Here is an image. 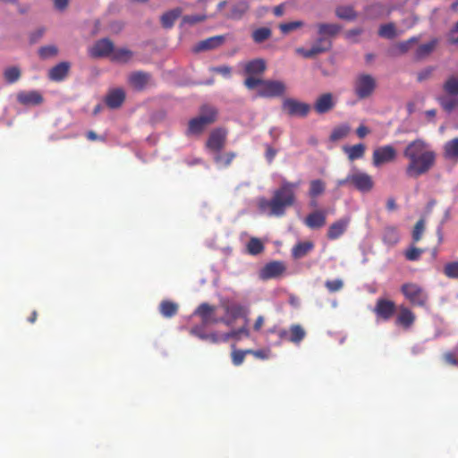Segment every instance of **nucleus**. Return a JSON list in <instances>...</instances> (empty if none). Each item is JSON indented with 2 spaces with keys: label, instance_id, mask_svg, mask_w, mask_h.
Segmentation results:
<instances>
[{
  "label": "nucleus",
  "instance_id": "1",
  "mask_svg": "<svg viewBox=\"0 0 458 458\" xmlns=\"http://www.w3.org/2000/svg\"><path fill=\"white\" fill-rule=\"evenodd\" d=\"M403 156L409 161L405 173L411 178H418L427 174L436 162V153L428 148V145L424 140L420 139L406 146Z\"/></svg>",
  "mask_w": 458,
  "mask_h": 458
},
{
  "label": "nucleus",
  "instance_id": "2",
  "mask_svg": "<svg viewBox=\"0 0 458 458\" xmlns=\"http://www.w3.org/2000/svg\"><path fill=\"white\" fill-rule=\"evenodd\" d=\"M300 182H283L281 186L274 191L271 199L261 198L258 200L260 212H267L269 216H281L285 209L295 203V190Z\"/></svg>",
  "mask_w": 458,
  "mask_h": 458
},
{
  "label": "nucleus",
  "instance_id": "3",
  "mask_svg": "<svg viewBox=\"0 0 458 458\" xmlns=\"http://www.w3.org/2000/svg\"><path fill=\"white\" fill-rule=\"evenodd\" d=\"M376 87V79L370 74H359L354 81V92L360 99L370 97Z\"/></svg>",
  "mask_w": 458,
  "mask_h": 458
},
{
  "label": "nucleus",
  "instance_id": "4",
  "mask_svg": "<svg viewBox=\"0 0 458 458\" xmlns=\"http://www.w3.org/2000/svg\"><path fill=\"white\" fill-rule=\"evenodd\" d=\"M282 110L289 116L305 117L310 111V106L295 98H285L282 103Z\"/></svg>",
  "mask_w": 458,
  "mask_h": 458
},
{
  "label": "nucleus",
  "instance_id": "5",
  "mask_svg": "<svg viewBox=\"0 0 458 458\" xmlns=\"http://www.w3.org/2000/svg\"><path fill=\"white\" fill-rule=\"evenodd\" d=\"M286 86L283 81L265 80L262 87L258 90V95L264 98L282 97L285 94Z\"/></svg>",
  "mask_w": 458,
  "mask_h": 458
},
{
  "label": "nucleus",
  "instance_id": "6",
  "mask_svg": "<svg viewBox=\"0 0 458 458\" xmlns=\"http://www.w3.org/2000/svg\"><path fill=\"white\" fill-rule=\"evenodd\" d=\"M227 131L217 127L212 130L206 142V147L214 153H219L225 147Z\"/></svg>",
  "mask_w": 458,
  "mask_h": 458
},
{
  "label": "nucleus",
  "instance_id": "7",
  "mask_svg": "<svg viewBox=\"0 0 458 458\" xmlns=\"http://www.w3.org/2000/svg\"><path fill=\"white\" fill-rule=\"evenodd\" d=\"M402 293L414 305L424 306L428 297L423 289L415 284H404Z\"/></svg>",
  "mask_w": 458,
  "mask_h": 458
},
{
  "label": "nucleus",
  "instance_id": "8",
  "mask_svg": "<svg viewBox=\"0 0 458 458\" xmlns=\"http://www.w3.org/2000/svg\"><path fill=\"white\" fill-rule=\"evenodd\" d=\"M396 158V150L392 146L377 148L373 152V165L380 167L384 164L393 162Z\"/></svg>",
  "mask_w": 458,
  "mask_h": 458
},
{
  "label": "nucleus",
  "instance_id": "9",
  "mask_svg": "<svg viewBox=\"0 0 458 458\" xmlns=\"http://www.w3.org/2000/svg\"><path fill=\"white\" fill-rule=\"evenodd\" d=\"M349 180H351V184L361 192H369L374 186L371 176L365 173L358 172L349 175Z\"/></svg>",
  "mask_w": 458,
  "mask_h": 458
},
{
  "label": "nucleus",
  "instance_id": "10",
  "mask_svg": "<svg viewBox=\"0 0 458 458\" xmlns=\"http://www.w3.org/2000/svg\"><path fill=\"white\" fill-rule=\"evenodd\" d=\"M285 271V266L280 261L267 263L259 272V277L263 280L278 277Z\"/></svg>",
  "mask_w": 458,
  "mask_h": 458
},
{
  "label": "nucleus",
  "instance_id": "11",
  "mask_svg": "<svg viewBox=\"0 0 458 458\" xmlns=\"http://www.w3.org/2000/svg\"><path fill=\"white\" fill-rule=\"evenodd\" d=\"M113 50V42L108 38H102L89 49V55L92 57H103L112 55Z\"/></svg>",
  "mask_w": 458,
  "mask_h": 458
},
{
  "label": "nucleus",
  "instance_id": "12",
  "mask_svg": "<svg viewBox=\"0 0 458 458\" xmlns=\"http://www.w3.org/2000/svg\"><path fill=\"white\" fill-rule=\"evenodd\" d=\"M17 100L24 106H38L43 102V97L37 90L21 91L17 94Z\"/></svg>",
  "mask_w": 458,
  "mask_h": 458
},
{
  "label": "nucleus",
  "instance_id": "13",
  "mask_svg": "<svg viewBox=\"0 0 458 458\" xmlns=\"http://www.w3.org/2000/svg\"><path fill=\"white\" fill-rule=\"evenodd\" d=\"M334 106L335 101L331 93L322 94L317 98L314 104V109L319 114L328 113Z\"/></svg>",
  "mask_w": 458,
  "mask_h": 458
},
{
  "label": "nucleus",
  "instance_id": "14",
  "mask_svg": "<svg viewBox=\"0 0 458 458\" xmlns=\"http://www.w3.org/2000/svg\"><path fill=\"white\" fill-rule=\"evenodd\" d=\"M394 310L395 305L394 301L379 299L377 302L374 311L379 318L383 319H388L394 315Z\"/></svg>",
  "mask_w": 458,
  "mask_h": 458
},
{
  "label": "nucleus",
  "instance_id": "15",
  "mask_svg": "<svg viewBox=\"0 0 458 458\" xmlns=\"http://www.w3.org/2000/svg\"><path fill=\"white\" fill-rule=\"evenodd\" d=\"M317 29L319 38L328 39L336 37L341 32L343 27L337 23L319 22L317 24Z\"/></svg>",
  "mask_w": 458,
  "mask_h": 458
},
{
  "label": "nucleus",
  "instance_id": "16",
  "mask_svg": "<svg viewBox=\"0 0 458 458\" xmlns=\"http://www.w3.org/2000/svg\"><path fill=\"white\" fill-rule=\"evenodd\" d=\"M125 100V92L122 89H114L110 90L106 96L105 102L111 109L120 107Z\"/></svg>",
  "mask_w": 458,
  "mask_h": 458
},
{
  "label": "nucleus",
  "instance_id": "17",
  "mask_svg": "<svg viewBox=\"0 0 458 458\" xmlns=\"http://www.w3.org/2000/svg\"><path fill=\"white\" fill-rule=\"evenodd\" d=\"M244 335L245 336H249V330L247 328V323L241 328L237 329V330H233L229 333H226V334H223L221 335H202V339L203 338H209L211 339L213 342H216V341H219V340H223V341H228L230 338H235V339H240L241 338V335Z\"/></svg>",
  "mask_w": 458,
  "mask_h": 458
},
{
  "label": "nucleus",
  "instance_id": "18",
  "mask_svg": "<svg viewBox=\"0 0 458 458\" xmlns=\"http://www.w3.org/2000/svg\"><path fill=\"white\" fill-rule=\"evenodd\" d=\"M305 224L311 229H318L326 224V212L322 210H316L310 213L305 218Z\"/></svg>",
  "mask_w": 458,
  "mask_h": 458
},
{
  "label": "nucleus",
  "instance_id": "19",
  "mask_svg": "<svg viewBox=\"0 0 458 458\" xmlns=\"http://www.w3.org/2000/svg\"><path fill=\"white\" fill-rule=\"evenodd\" d=\"M150 80V74L144 72H135L129 76L130 84L137 90H142Z\"/></svg>",
  "mask_w": 458,
  "mask_h": 458
},
{
  "label": "nucleus",
  "instance_id": "20",
  "mask_svg": "<svg viewBox=\"0 0 458 458\" xmlns=\"http://www.w3.org/2000/svg\"><path fill=\"white\" fill-rule=\"evenodd\" d=\"M70 64L67 62H62L51 68L48 72V78L54 81H63L68 74Z\"/></svg>",
  "mask_w": 458,
  "mask_h": 458
},
{
  "label": "nucleus",
  "instance_id": "21",
  "mask_svg": "<svg viewBox=\"0 0 458 458\" xmlns=\"http://www.w3.org/2000/svg\"><path fill=\"white\" fill-rule=\"evenodd\" d=\"M218 109L209 104L202 105V126L214 123L217 120Z\"/></svg>",
  "mask_w": 458,
  "mask_h": 458
},
{
  "label": "nucleus",
  "instance_id": "22",
  "mask_svg": "<svg viewBox=\"0 0 458 458\" xmlns=\"http://www.w3.org/2000/svg\"><path fill=\"white\" fill-rule=\"evenodd\" d=\"M158 310L164 318H170L177 314L179 306L174 301L164 300L160 302Z\"/></svg>",
  "mask_w": 458,
  "mask_h": 458
},
{
  "label": "nucleus",
  "instance_id": "23",
  "mask_svg": "<svg viewBox=\"0 0 458 458\" xmlns=\"http://www.w3.org/2000/svg\"><path fill=\"white\" fill-rule=\"evenodd\" d=\"M348 224V218H344L332 224L328 228L327 237L332 240L338 238L341 234L344 233Z\"/></svg>",
  "mask_w": 458,
  "mask_h": 458
},
{
  "label": "nucleus",
  "instance_id": "24",
  "mask_svg": "<svg viewBox=\"0 0 458 458\" xmlns=\"http://www.w3.org/2000/svg\"><path fill=\"white\" fill-rule=\"evenodd\" d=\"M226 41V36L219 35L210 37L207 39L202 40V51H210L216 49L223 46Z\"/></svg>",
  "mask_w": 458,
  "mask_h": 458
},
{
  "label": "nucleus",
  "instance_id": "25",
  "mask_svg": "<svg viewBox=\"0 0 458 458\" xmlns=\"http://www.w3.org/2000/svg\"><path fill=\"white\" fill-rule=\"evenodd\" d=\"M444 157L447 160L458 161V138L445 143L444 147Z\"/></svg>",
  "mask_w": 458,
  "mask_h": 458
},
{
  "label": "nucleus",
  "instance_id": "26",
  "mask_svg": "<svg viewBox=\"0 0 458 458\" xmlns=\"http://www.w3.org/2000/svg\"><path fill=\"white\" fill-rule=\"evenodd\" d=\"M335 13L337 18L345 21H353L358 17L352 5H338Z\"/></svg>",
  "mask_w": 458,
  "mask_h": 458
},
{
  "label": "nucleus",
  "instance_id": "27",
  "mask_svg": "<svg viewBox=\"0 0 458 458\" xmlns=\"http://www.w3.org/2000/svg\"><path fill=\"white\" fill-rule=\"evenodd\" d=\"M181 14L182 10L180 8H175L166 12L161 16L162 26L165 29L172 28L175 21L181 16Z\"/></svg>",
  "mask_w": 458,
  "mask_h": 458
},
{
  "label": "nucleus",
  "instance_id": "28",
  "mask_svg": "<svg viewBox=\"0 0 458 458\" xmlns=\"http://www.w3.org/2000/svg\"><path fill=\"white\" fill-rule=\"evenodd\" d=\"M133 56V53L127 48H118L116 50H113L112 52V61L120 63V64H127Z\"/></svg>",
  "mask_w": 458,
  "mask_h": 458
},
{
  "label": "nucleus",
  "instance_id": "29",
  "mask_svg": "<svg viewBox=\"0 0 458 458\" xmlns=\"http://www.w3.org/2000/svg\"><path fill=\"white\" fill-rule=\"evenodd\" d=\"M344 151L348 155L349 160L353 161L363 157L365 145L360 143L354 146H344Z\"/></svg>",
  "mask_w": 458,
  "mask_h": 458
},
{
  "label": "nucleus",
  "instance_id": "30",
  "mask_svg": "<svg viewBox=\"0 0 458 458\" xmlns=\"http://www.w3.org/2000/svg\"><path fill=\"white\" fill-rule=\"evenodd\" d=\"M266 69V63L263 59H255L249 62L245 66V72L249 74H261Z\"/></svg>",
  "mask_w": 458,
  "mask_h": 458
},
{
  "label": "nucleus",
  "instance_id": "31",
  "mask_svg": "<svg viewBox=\"0 0 458 458\" xmlns=\"http://www.w3.org/2000/svg\"><path fill=\"white\" fill-rule=\"evenodd\" d=\"M377 33L381 38L387 39H394L398 36L395 25L393 22L381 25Z\"/></svg>",
  "mask_w": 458,
  "mask_h": 458
},
{
  "label": "nucleus",
  "instance_id": "32",
  "mask_svg": "<svg viewBox=\"0 0 458 458\" xmlns=\"http://www.w3.org/2000/svg\"><path fill=\"white\" fill-rule=\"evenodd\" d=\"M332 47V42L329 39L324 38H318L314 45L311 47V49L313 50V53L315 54V56L327 52Z\"/></svg>",
  "mask_w": 458,
  "mask_h": 458
},
{
  "label": "nucleus",
  "instance_id": "33",
  "mask_svg": "<svg viewBox=\"0 0 458 458\" xmlns=\"http://www.w3.org/2000/svg\"><path fill=\"white\" fill-rule=\"evenodd\" d=\"M410 48L411 47L409 46V42H398L388 49L387 54L392 57H396L406 54L410 50Z\"/></svg>",
  "mask_w": 458,
  "mask_h": 458
},
{
  "label": "nucleus",
  "instance_id": "34",
  "mask_svg": "<svg viewBox=\"0 0 458 458\" xmlns=\"http://www.w3.org/2000/svg\"><path fill=\"white\" fill-rule=\"evenodd\" d=\"M443 109L447 113L458 109V97H443L439 98Z\"/></svg>",
  "mask_w": 458,
  "mask_h": 458
},
{
  "label": "nucleus",
  "instance_id": "35",
  "mask_svg": "<svg viewBox=\"0 0 458 458\" xmlns=\"http://www.w3.org/2000/svg\"><path fill=\"white\" fill-rule=\"evenodd\" d=\"M272 35V30L267 27H261L252 32V38L255 43L260 44L268 39Z\"/></svg>",
  "mask_w": 458,
  "mask_h": 458
},
{
  "label": "nucleus",
  "instance_id": "36",
  "mask_svg": "<svg viewBox=\"0 0 458 458\" xmlns=\"http://www.w3.org/2000/svg\"><path fill=\"white\" fill-rule=\"evenodd\" d=\"M21 72L19 67L11 66L4 71V78L9 84L18 81L21 78Z\"/></svg>",
  "mask_w": 458,
  "mask_h": 458
},
{
  "label": "nucleus",
  "instance_id": "37",
  "mask_svg": "<svg viewBox=\"0 0 458 458\" xmlns=\"http://www.w3.org/2000/svg\"><path fill=\"white\" fill-rule=\"evenodd\" d=\"M351 128L347 124L337 126L332 131L329 139L331 141H338L345 138L349 134Z\"/></svg>",
  "mask_w": 458,
  "mask_h": 458
},
{
  "label": "nucleus",
  "instance_id": "38",
  "mask_svg": "<svg viewBox=\"0 0 458 458\" xmlns=\"http://www.w3.org/2000/svg\"><path fill=\"white\" fill-rule=\"evenodd\" d=\"M383 241L385 243L390 246L397 243V242L399 241V235L396 229L392 226L386 227L383 233Z\"/></svg>",
  "mask_w": 458,
  "mask_h": 458
},
{
  "label": "nucleus",
  "instance_id": "39",
  "mask_svg": "<svg viewBox=\"0 0 458 458\" xmlns=\"http://www.w3.org/2000/svg\"><path fill=\"white\" fill-rule=\"evenodd\" d=\"M435 47H436L435 40L420 46L417 48L416 53H415L416 59L421 60V59L427 57L428 55H429L431 54V52L434 50Z\"/></svg>",
  "mask_w": 458,
  "mask_h": 458
},
{
  "label": "nucleus",
  "instance_id": "40",
  "mask_svg": "<svg viewBox=\"0 0 458 458\" xmlns=\"http://www.w3.org/2000/svg\"><path fill=\"white\" fill-rule=\"evenodd\" d=\"M313 247V244L310 242H305L298 243L293 249V256L294 259H300L305 256Z\"/></svg>",
  "mask_w": 458,
  "mask_h": 458
},
{
  "label": "nucleus",
  "instance_id": "41",
  "mask_svg": "<svg viewBox=\"0 0 458 458\" xmlns=\"http://www.w3.org/2000/svg\"><path fill=\"white\" fill-rule=\"evenodd\" d=\"M248 9V3L246 1H240L233 6L230 17L233 19H240Z\"/></svg>",
  "mask_w": 458,
  "mask_h": 458
},
{
  "label": "nucleus",
  "instance_id": "42",
  "mask_svg": "<svg viewBox=\"0 0 458 458\" xmlns=\"http://www.w3.org/2000/svg\"><path fill=\"white\" fill-rule=\"evenodd\" d=\"M443 89L451 96L458 95V78L454 76L449 77L444 83Z\"/></svg>",
  "mask_w": 458,
  "mask_h": 458
},
{
  "label": "nucleus",
  "instance_id": "43",
  "mask_svg": "<svg viewBox=\"0 0 458 458\" xmlns=\"http://www.w3.org/2000/svg\"><path fill=\"white\" fill-rule=\"evenodd\" d=\"M397 320L403 327H409L414 321V316L411 310L406 308H403Z\"/></svg>",
  "mask_w": 458,
  "mask_h": 458
},
{
  "label": "nucleus",
  "instance_id": "44",
  "mask_svg": "<svg viewBox=\"0 0 458 458\" xmlns=\"http://www.w3.org/2000/svg\"><path fill=\"white\" fill-rule=\"evenodd\" d=\"M247 250L251 255H258L264 250V245L258 238H251L247 244Z\"/></svg>",
  "mask_w": 458,
  "mask_h": 458
},
{
  "label": "nucleus",
  "instance_id": "45",
  "mask_svg": "<svg viewBox=\"0 0 458 458\" xmlns=\"http://www.w3.org/2000/svg\"><path fill=\"white\" fill-rule=\"evenodd\" d=\"M325 191V183L322 180L317 179L310 182V196L314 198L321 195Z\"/></svg>",
  "mask_w": 458,
  "mask_h": 458
},
{
  "label": "nucleus",
  "instance_id": "46",
  "mask_svg": "<svg viewBox=\"0 0 458 458\" xmlns=\"http://www.w3.org/2000/svg\"><path fill=\"white\" fill-rule=\"evenodd\" d=\"M58 49L55 46L49 45L41 47L38 49V55L42 59L54 57L57 55Z\"/></svg>",
  "mask_w": 458,
  "mask_h": 458
},
{
  "label": "nucleus",
  "instance_id": "47",
  "mask_svg": "<svg viewBox=\"0 0 458 458\" xmlns=\"http://www.w3.org/2000/svg\"><path fill=\"white\" fill-rule=\"evenodd\" d=\"M304 26V22L301 21H294L287 23H281L279 29L284 34H288L291 31L300 29Z\"/></svg>",
  "mask_w": 458,
  "mask_h": 458
},
{
  "label": "nucleus",
  "instance_id": "48",
  "mask_svg": "<svg viewBox=\"0 0 458 458\" xmlns=\"http://www.w3.org/2000/svg\"><path fill=\"white\" fill-rule=\"evenodd\" d=\"M304 335H305V331L303 330V328L301 326L295 325L291 327V337H290L291 342L299 343L300 341H301L303 339Z\"/></svg>",
  "mask_w": 458,
  "mask_h": 458
},
{
  "label": "nucleus",
  "instance_id": "49",
  "mask_svg": "<svg viewBox=\"0 0 458 458\" xmlns=\"http://www.w3.org/2000/svg\"><path fill=\"white\" fill-rule=\"evenodd\" d=\"M424 229H425V220L423 218H421L416 223V225L413 228V231H412L411 236H412V241L414 242H417L421 239Z\"/></svg>",
  "mask_w": 458,
  "mask_h": 458
},
{
  "label": "nucleus",
  "instance_id": "50",
  "mask_svg": "<svg viewBox=\"0 0 458 458\" xmlns=\"http://www.w3.org/2000/svg\"><path fill=\"white\" fill-rule=\"evenodd\" d=\"M187 135L200 133V115L196 116L189 122Z\"/></svg>",
  "mask_w": 458,
  "mask_h": 458
},
{
  "label": "nucleus",
  "instance_id": "51",
  "mask_svg": "<svg viewBox=\"0 0 458 458\" xmlns=\"http://www.w3.org/2000/svg\"><path fill=\"white\" fill-rule=\"evenodd\" d=\"M226 311L233 317V319L246 315V309L241 305H232L226 308Z\"/></svg>",
  "mask_w": 458,
  "mask_h": 458
},
{
  "label": "nucleus",
  "instance_id": "52",
  "mask_svg": "<svg viewBox=\"0 0 458 458\" xmlns=\"http://www.w3.org/2000/svg\"><path fill=\"white\" fill-rule=\"evenodd\" d=\"M444 272L446 276L451 278H458V262H450L445 266Z\"/></svg>",
  "mask_w": 458,
  "mask_h": 458
},
{
  "label": "nucleus",
  "instance_id": "53",
  "mask_svg": "<svg viewBox=\"0 0 458 458\" xmlns=\"http://www.w3.org/2000/svg\"><path fill=\"white\" fill-rule=\"evenodd\" d=\"M215 310L216 309L213 306H210V305L206 304V303L202 304V308H201V310H202V323H207V322H209V321H212V322L219 321L218 319H213V320L209 319V316L215 311Z\"/></svg>",
  "mask_w": 458,
  "mask_h": 458
},
{
  "label": "nucleus",
  "instance_id": "54",
  "mask_svg": "<svg viewBox=\"0 0 458 458\" xmlns=\"http://www.w3.org/2000/svg\"><path fill=\"white\" fill-rule=\"evenodd\" d=\"M235 155L233 152L226 153L225 155L222 156L219 153H216L215 157V161L216 163H223L225 165H228L232 160L234 158Z\"/></svg>",
  "mask_w": 458,
  "mask_h": 458
},
{
  "label": "nucleus",
  "instance_id": "55",
  "mask_svg": "<svg viewBox=\"0 0 458 458\" xmlns=\"http://www.w3.org/2000/svg\"><path fill=\"white\" fill-rule=\"evenodd\" d=\"M422 253V250L411 246L405 251V257L408 260H417L420 254Z\"/></svg>",
  "mask_w": 458,
  "mask_h": 458
},
{
  "label": "nucleus",
  "instance_id": "56",
  "mask_svg": "<svg viewBox=\"0 0 458 458\" xmlns=\"http://www.w3.org/2000/svg\"><path fill=\"white\" fill-rule=\"evenodd\" d=\"M363 33L362 28H354L352 30H349L345 32V37L348 39L352 40L353 42H358L357 37Z\"/></svg>",
  "mask_w": 458,
  "mask_h": 458
},
{
  "label": "nucleus",
  "instance_id": "57",
  "mask_svg": "<svg viewBox=\"0 0 458 458\" xmlns=\"http://www.w3.org/2000/svg\"><path fill=\"white\" fill-rule=\"evenodd\" d=\"M264 81L265 80L256 79L250 76L245 80L244 84L248 89H254L256 86H259V88L262 87V82H264Z\"/></svg>",
  "mask_w": 458,
  "mask_h": 458
},
{
  "label": "nucleus",
  "instance_id": "58",
  "mask_svg": "<svg viewBox=\"0 0 458 458\" xmlns=\"http://www.w3.org/2000/svg\"><path fill=\"white\" fill-rule=\"evenodd\" d=\"M247 352H250V351H245V352L240 351V350L233 351L232 353L233 363L235 365H240L243 361L245 354Z\"/></svg>",
  "mask_w": 458,
  "mask_h": 458
},
{
  "label": "nucleus",
  "instance_id": "59",
  "mask_svg": "<svg viewBox=\"0 0 458 458\" xmlns=\"http://www.w3.org/2000/svg\"><path fill=\"white\" fill-rule=\"evenodd\" d=\"M449 42L453 45L458 46V21L449 33Z\"/></svg>",
  "mask_w": 458,
  "mask_h": 458
},
{
  "label": "nucleus",
  "instance_id": "60",
  "mask_svg": "<svg viewBox=\"0 0 458 458\" xmlns=\"http://www.w3.org/2000/svg\"><path fill=\"white\" fill-rule=\"evenodd\" d=\"M326 286L329 291L335 292L343 287V282L342 280L327 281L326 283Z\"/></svg>",
  "mask_w": 458,
  "mask_h": 458
},
{
  "label": "nucleus",
  "instance_id": "61",
  "mask_svg": "<svg viewBox=\"0 0 458 458\" xmlns=\"http://www.w3.org/2000/svg\"><path fill=\"white\" fill-rule=\"evenodd\" d=\"M432 72H433V68L432 67H427L426 69L420 71L418 73V81H423L428 79L431 76Z\"/></svg>",
  "mask_w": 458,
  "mask_h": 458
},
{
  "label": "nucleus",
  "instance_id": "62",
  "mask_svg": "<svg viewBox=\"0 0 458 458\" xmlns=\"http://www.w3.org/2000/svg\"><path fill=\"white\" fill-rule=\"evenodd\" d=\"M211 71L215 72H218L223 74L224 76H228L231 73V68L226 65L219 66V67H212Z\"/></svg>",
  "mask_w": 458,
  "mask_h": 458
},
{
  "label": "nucleus",
  "instance_id": "63",
  "mask_svg": "<svg viewBox=\"0 0 458 458\" xmlns=\"http://www.w3.org/2000/svg\"><path fill=\"white\" fill-rule=\"evenodd\" d=\"M44 33H45V30L43 28L38 29L33 33H31V35H30V42L31 43L37 42L38 39H40L42 38Z\"/></svg>",
  "mask_w": 458,
  "mask_h": 458
},
{
  "label": "nucleus",
  "instance_id": "64",
  "mask_svg": "<svg viewBox=\"0 0 458 458\" xmlns=\"http://www.w3.org/2000/svg\"><path fill=\"white\" fill-rule=\"evenodd\" d=\"M296 52L300 55H301L305 58H313L315 57V54L313 53V50L310 48L309 50L304 49L303 47H299L296 49Z\"/></svg>",
  "mask_w": 458,
  "mask_h": 458
}]
</instances>
